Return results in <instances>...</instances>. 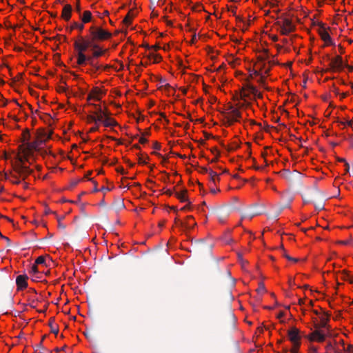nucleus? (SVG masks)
Returning a JSON list of instances; mask_svg holds the SVG:
<instances>
[{
    "label": "nucleus",
    "instance_id": "nucleus-35",
    "mask_svg": "<svg viewBox=\"0 0 353 353\" xmlns=\"http://www.w3.org/2000/svg\"><path fill=\"white\" fill-rule=\"evenodd\" d=\"M149 58H153L154 63H158V62L161 61V60L162 59V57L161 55L157 54H153V53H151L149 54Z\"/></svg>",
    "mask_w": 353,
    "mask_h": 353
},
{
    "label": "nucleus",
    "instance_id": "nucleus-51",
    "mask_svg": "<svg viewBox=\"0 0 353 353\" xmlns=\"http://www.w3.org/2000/svg\"><path fill=\"white\" fill-rule=\"evenodd\" d=\"M258 82L260 83L261 85H262L265 89H268V88L265 87V81L264 77L261 76L260 79L258 80Z\"/></svg>",
    "mask_w": 353,
    "mask_h": 353
},
{
    "label": "nucleus",
    "instance_id": "nucleus-12",
    "mask_svg": "<svg viewBox=\"0 0 353 353\" xmlns=\"http://www.w3.org/2000/svg\"><path fill=\"white\" fill-rule=\"evenodd\" d=\"M330 66L332 70H341L343 66L342 57L336 56L335 58L331 59Z\"/></svg>",
    "mask_w": 353,
    "mask_h": 353
},
{
    "label": "nucleus",
    "instance_id": "nucleus-57",
    "mask_svg": "<svg viewBox=\"0 0 353 353\" xmlns=\"http://www.w3.org/2000/svg\"><path fill=\"white\" fill-rule=\"evenodd\" d=\"M250 183L252 185H253L254 184V180L251 179H243L242 180V184L243 183Z\"/></svg>",
    "mask_w": 353,
    "mask_h": 353
},
{
    "label": "nucleus",
    "instance_id": "nucleus-58",
    "mask_svg": "<svg viewBox=\"0 0 353 353\" xmlns=\"http://www.w3.org/2000/svg\"><path fill=\"white\" fill-rule=\"evenodd\" d=\"M153 148L155 150H160V148H161L160 143L157 141H154L153 143Z\"/></svg>",
    "mask_w": 353,
    "mask_h": 353
},
{
    "label": "nucleus",
    "instance_id": "nucleus-60",
    "mask_svg": "<svg viewBox=\"0 0 353 353\" xmlns=\"http://www.w3.org/2000/svg\"><path fill=\"white\" fill-rule=\"evenodd\" d=\"M0 101H1L3 103L1 105L5 106L6 105L8 101L3 98V97L0 94Z\"/></svg>",
    "mask_w": 353,
    "mask_h": 353
},
{
    "label": "nucleus",
    "instance_id": "nucleus-17",
    "mask_svg": "<svg viewBox=\"0 0 353 353\" xmlns=\"http://www.w3.org/2000/svg\"><path fill=\"white\" fill-rule=\"evenodd\" d=\"M10 179V182L14 184L21 185L23 188L26 189L28 188V183L24 181L26 178H7Z\"/></svg>",
    "mask_w": 353,
    "mask_h": 353
},
{
    "label": "nucleus",
    "instance_id": "nucleus-46",
    "mask_svg": "<svg viewBox=\"0 0 353 353\" xmlns=\"http://www.w3.org/2000/svg\"><path fill=\"white\" fill-rule=\"evenodd\" d=\"M114 188L113 185H109L107 187L104 185L101 186L100 188V191H110Z\"/></svg>",
    "mask_w": 353,
    "mask_h": 353
},
{
    "label": "nucleus",
    "instance_id": "nucleus-48",
    "mask_svg": "<svg viewBox=\"0 0 353 353\" xmlns=\"http://www.w3.org/2000/svg\"><path fill=\"white\" fill-rule=\"evenodd\" d=\"M340 184H341L340 183H338L336 181L334 182V185L337 188V190H336V194H333V195L330 196L331 197H334L339 194L340 190L339 188Z\"/></svg>",
    "mask_w": 353,
    "mask_h": 353
},
{
    "label": "nucleus",
    "instance_id": "nucleus-41",
    "mask_svg": "<svg viewBox=\"0 0 353 353\" xmlns=\"http://www.w3.org/2000/svg\"><path fill=\"white\" fill-rule=\"evenodd\" d=\"M105 50H102L101 49L99 50L94 51L93 57L96 58L99 57L103 54Z\"/></svg>",
    "mask_w": 353,
    "mask_h": 353
},
{
    "label": "nucleus",
    "instance_id": "nucleus-9",
    "mask_svg": "<svg viewBox=\"0 0 353 353\" xmlns=\"http://www.w3.org/2000/svg\"><path fill=\"white\" fill-rule=\"evenodd\" d=\"M319 33L321 36L322 40H323L327 45H332V40L330 35V34L327 32L325 28L324 27V24L322 23H319Z\"/></svg>",
    "mask_w": 353,
    "mask_h": 353
},
{
    "label": "nucleus",
    "instance_id": "nucleus-20",
    "mask_svg": "<svg viewBox=\"0 0 353 353\" xmlns=\"http://www.w3.org/2000/svg\"><path fill=\"white\" fill-rule=\"evenodd\" d=\"M26 145H27V150H28L29 152H30L32 150H38V151L40 150V148L38 146V143L35 141H32V142H29V141L27 142Z\"/></svg>",
    "mask_w": 353,
    "mask_h": 353
},
{
    "label": "nucleus",
    "instance_id": "nucleus-1",
    "mask_svg": "<svg viewBox=\"0 0 353 353\" xmlns=\"http://www.w3.org/2000/svg\"><path fill=\"white\" fill-rule=\"evenodd\" d=\"M3 157L6 160H10V163L13 167V168L16 170V172L19 174H24L25 176H28L30 174H34V170L32 168H30L24 163V159H26L25 156H21L19 154H16L12 152V154L4 153Z\"/></svg>",
    "mask_w": 353,
    "mask_h": 353
},
{
    "label": "nucleus",
    "instance_id": "nucleus-7",
    "mask_svg": "<svg viewBox=\"0 0 353 353\" xmlns=\"http://www.w3.org/2000/svg\"><path fill=\"white\" fill-rule=\"evenodd\" d=\"M289 340L292 343L294 347H299L301 345V336L299 335V330L296 327H292L288 330Z\"/></svg>",
    "mask_w": 353,
    "mask_h": 353
},
{
    "label": "nucleus",
    "instance_id": "nucleus-23",
    "mask_svg": "<svg viewBox=\"0 0 353 353\" xmlns=\"http://www.w3.org/2000/svg\"><path fill=\"white\" fill-rule=\"evenodd\" d=\"M54 319L51 318L49 321V326L50 327L51 332H52L55 335H57L59 333V328H58L57 325L54 324Z\"/></svg>",
    "mask_w": 353,
    "mask_h": 353
},
{
    "label": "nucleus",
    "instance_id": "nucleus-21",
    "mask_svg": "<svg viewBox=\"0 0 353 353\" xmlns=\"http://www.w3.org/2000/svg\"><path fill=\"white\" fill-rule=\"evenodd\" d=\"M103 125L105 127H112V126L117 125V123L114 119H112L110 117H106V118L104 119Z\"/></svg>",
    "mask_w": 353,
    "mask_h": 353
},
{
    "label": "nucleus",
    "instance_id": "nucleus-13",
    "mask_svg": "<svg viewBox=\"0 0 353 353\" xmlns=\"http://www.w3.org/2000/svg\"><path fill=\"white\" fill-rule=\"evenodd\" d=\"M198 173L200 174H209L210 176H220L224 172H217L212 170L211 168H208L205 167L199 168L196 169Z\"/></svg>",
    "mask_w": 353,
    "mask_h": 353
},
{
    "label": "nucleus",
    "instance_id": "nucleus-8",
    "mask_svg": "<svg viewBox=\"0 0 353 353\" xmlns=\"http://www.w3.org/2000/svg\"><path fill=\"white\" fill-rule=\"evenodd\" d=\"M221 114L225 116V118L227 119L226 123L228 125H231L234 122H237L239 118L241 117V114L239 110L236 108L232 109L231 113H226L225 112H222Z\"/></svg>",
    "mask_w": 353,
    "mask_h": 353
},
{
    "label": "nucleus",
    "instance_id": "nucleus-45",
    "mask_svg": "<svg viewBox=\"0 0 353 353\" xmlns=\"http://www.w3.org/2000/svg\"><path fill=\"white\" fill-rule=\"evenodd\" d=\"M37 136L41 137L43 138H46V137H48V136L50 137V135L48 132H45L44 130H41V131L38 132Z\"/></svg>",
    "mask_w": 353,
    "mask_h": 353
},
{
    "label": "nucleus",
    "instance_id": "nucleus-50",
    "mask_svg": "<svg viewBox=\"0 0 353 353\" xmlns=\"http://www.w3.org/2000/svg\"><path fill=\"white\" fill-rule=\"evenodd\" d=\"M264 53L265 54V56H259L258 57V61L259 63H263L264 62V61L266 59V57L268 55V51L267 50H265L264 51Z\"/></svg>",
    "mask_w": 353,
    "mask_h": 353
},
{
    "label": "nucleus",
    "instance_id": "nucleus-39",
    "mask_svg": "<svg viewBox=\"0 0 353 353\" xmlns=\"http://www.w3.org/2000/svg\"><path fill=\"white\" fill-rule=\"evenodd\" d=\"M39 273L37 268V265L35 263L31 267V270L30 271V274L32 275H37Z\"/></svg>",
    "mask_w": 353,
    "mask_h": 353
},
{
    "label": "nucleus",
    "instance_id": "nucleus-22",
    "mask_svg": "<svg viewBox=\"0 0 353 353\" xmlns=\"http://www.w3.org/2000/svg\"><path fill=\"white\" fill-rule=\"evenodd\" d=\"M135 15L132 13V10H130L128 13L126 14V16L124 17L123 20V23L128 26L131 24V19L134 17Z\"/></svg>",
    "mask_w": 353,
    "mask_h": 353
},
{
    "label": "nucleus",
    "instance_id": "nucleus-31",
    "mask_svg": "<svg viewBox=\"0 0 353 353\" xmlns=\"http://www.w3.org/2000/svg\"><path fill=\"white\" fill-rule=\"evenodd\" d=\"M101 93V90H99L98 88H94L92 90L90 94L94 97V98L97 100L100 101V98H99L97 96Z\"/></svg>",
    "mask_w": 353,
    "mask_h": 353
},
{
    "label": "nucleus",
    "instance_id": "nucleus-3",
    "mask_svg": "<svg viewBox=\"0 0 353 353\" xmlns=\"http://www.w3.org/2000/svg\"><path fill=\"white\" fill-rule=\"evenodd\" d=\"M280 19L282 20V30H281L282 34L287 35L295 30V26L292 23L291 19L286 17L285 14H283Z\"/></svg>",
    "mask_w": 353,
    "mask_h": 353
},
{
    "label": "nucleus",
    "instance_id": "nucleus-10",
    "mask_svg": "<svg viewBox=\"0 0 353 353\" xmlns=\"http://www.w3.org/2000/svg\"><path fill=\"white\" fill-rule=\"evenodd\" d=\"M320 320H321L320 323L315 324L314 327L325 329L326 331H327V334H330V332H331V329H330V325L327 323L329 321V314H324V315H323L320 317Z\"/></svg>",
    "mask_w": 353,
    "mask_h": 353
},
{
    "label": "nucleus",
    "instance_id": "nucleus-62",
    "mask_svg": "<svg viewBox=\"0 0 353 353\" xmlns=\"http://www.w3.org/2000/svg\"><path fill=\"white\" fill-rule=\"evenodd\" d=\"M148 141V140L145 138H144L143 137H141L140 139H139V143L141 144H145Z\"/></svg>",
    "mask_w": 353,
    "mask_h": 353
},
{
    "label": "nucleus",
    "instance_id": "nucleus-44",
    "mask_svg": "<svg viewBox=\"0 0 353 353\" xmlns=\"http://www.w3.org/2000/svg\"><path fill=\"white\" fill-rule=\"evenodd\" d=\"M188 182L191 184H194V183H197L199 186L201 185V184L199 182V181L197 180V178H195V177H193V178H189L188 179Z\"/></svg>",
    "mask_w": 353,
    "mask_h": 353
},
{
    "label": "nucleus",
    "instance_id": "nucleus-38",
    "mask_svg": "<svg viewBox=\"0 0 353 353\" xmlns=\"http://www.w3.org/2000/svg\"><path fill=\"white\" fill-rule=\"evenodd\" d=\"M28 300L30 301L29 305L32 307V308L36 307V303L37 302V299H36L34 297L30 296L28 298Z\"/></svg>",
    "mask_w": 353,
    "mask_h": 353
},
{
    "label": "nucleus",
    "instance_id": "nucleus-19",
    "mask_svg": "<svg viewBox=\"0 0 353 353\" xmlns=\"http://www.w3.org/2000/svg\"><path fill=\"white\" fill-rule=\"evenodd\" d=\"M83 23H86L92 21V17L90 11H84L82 15L80 16Z\"/></svg>",
    "mask_w": 353,
    "mask_h": 353
},
{
    "label": "nucleus",
    "instance_id": "nucleus-53",
    "mask_svg": "<svg viewBox=\"0 0 353 353\" xmlns=\"http://www.w3.org/2000/svg\"><path fill=\"white\" fill-rule=\"evenodd\" d=\"M90 105H93L97 109V112H96V114L101 113L102 110H101V106L99 105H97V104H94V103H91Z\"/></svg>",
    "mask_w": 353,
    "mask_h": 353
},
{
    "label": "nucleus",
    "instance_id": "nucleus-26",
    "mask_svg": "<svg viewBox=\"0 0 353 353\" xmlns=\"http://www.w3.org/2000/svg\"><path fill=\"white\" fill-rule=\"evenodd\" d=\"M301 174L296 171L294 170L292 173H291L288 170H284L282 176H299Z\"/></svg>",
    "mask_w": 353,
    "mask_h": 353
},
{
    "label": "nucleus",
    "instance_id": "nucleus-33",
    "mask_svg": "<svg viewBox=\"0 0 353 353\" xmlns=\"http://www.w3.org/2000/svg\"><path fill=\"white\" fill-rule=\"evenodd\" d=\"M84 28L83 23H79L77 22H73L71 27L70 30L77 28L79 29L80 31H82Z\"/></svg>",
    "mask_w": 353,
    "mask_h": 353
},
{
    "label": "nucleus",
    "instance_id": "nucleus-15",
    "mask_svg": "<svg viewBox=\"0 0 353 353\" xmlns=\"http://www.w3.org/2000/svg\"><path fill=\"white\" fill-rule=\"evenodd\" d=\"M216 216L219 221L223 223L226 218L229 216V212L226 209H219L216 211Z\"/></svg>",
    "mask_w": 353,
    "mask_h": 353
},
{
    "label": "nucleus",
    "instance_id": "nucleus-49",
    "mask_svg": "<svg viewBox=\"0 0 353 353\" xmlns=\"http://www.w3.org/2000/svg\"><path fill=\"white\" fill-rule=\"evenodd\" d=\"M257 292L259 293H263L265 292V288L263 283H260L259 288H257Z\"/></svg>",
    "mask_w": 353,
    "mask_h": 353
},
{
    "label": "nucleus",
    "instance_id": "nucleus-52",
    "mask_svg": "<svg viewBox=\"0 0 353 353\" xmlns=\"http://www.w3.org/2000/svg\"><path fill=\"white\" fill-rule=\"evenodd\" d=\"M87 120L88 122H94L96 123V116L95 115H88Z\"/></svg>",
    "mask_w": 353,
    "mask_h": 353
},
{
    "label": "nucleus",
    "instance_id": "nucleus-24",
    "mask_svg": "<svg viewBox=\"0 0 353 353\" xmlns=\"http://www.w3.org/2000/svg\"><path fill=\"white\" fill-rule=\"evenodd\" d=\"M341 279L345 281H349L350 283H353V276H350L349 272L343 270L341 272Z\"/></svg>",
    "mask_w": 353,
    "mask_h": 353
},
{
    "label": "nucleus",
    "instance_id": "nucleus-37",
    "mask_svg": "<svg viewBox=\"0 0 353 353\" xmlns=\"http://www.w3.org/2000/svg\"><path fill=\"white\" fill-rule=\"evenodd\" d=\"M246 88L250 92V93H252L254 95H256L257 89L256 88V87H254V85H252L251 84H248L246 85Z\"/></svg>",
    "mask_w": 353,
    "mask_h": 353
},
{
    "label": "nucleus",
    "instance_id": "nucleus-14",
    "mask_svg": "<svg viewBox=\"0 0 353 353\" xmlns=\"http://www.w3.org/2000/svg\"><path fill=\"white\" fill-rule=\"evenodd\" d=\"M71 13L72 6L70 4H66L63 8L61 17L65 21H68L71 17Z\"/></svg>",
    "mask_w": 353,
    "mask_h": 353
},
{
    "label": "nucleus",
    "instance_id": "nucleus-6",
    "mask_svg": "<svg viewBox=\"0 0 353 353\" xmlns=\"http://www.w3.org/2000/svg\"><path fill=\"white\" fill-rule=\"evenodd\" d=\"M182 182L181 180L177 183L176 185L174 186V196L181 201V202H187L188 201V198L187 196L188 190L184 188H180L179 185Z\"/></svg>",
    "mask_w": 353,
    "mask_h": 353
},
{
    "label": "nucleus",
    "instance_id": "nucleus-28",
    "mask_svg": "<svg viewBox=\"0 0 353 353\" xmlns=\"http://www.w3.org/2000/svg\"><path fill=\"white\" fill-rule=\"evenodd\" d=\"M79 180H77V179H74V180H72L69 184L66 186H65L63 190H72L73 188H74L79 183Z\"/></svg>",
    "mask_w": 353,
    "mask_h": 353
},
{
    "label": "nucleus",
    "instance_id": "nucleus-47",
    "mask_svg": "<svg viewBox=\"0 0 353 353\" xmlns=\"http://www.w3.org/2000/svg\"><path fill=\"white\" fill-rule=\"evenodd\" d=\"M0 236H1V239H4L5 241H6L7 247H10V245H11L10 239L7 236H3L1 232H0Z\"/></svg>",
    "mask_w": 353,
    "mask_h": 353
},
{
    "label": "nucleus",
    "instance_id": "nucleus-2",
    "mask_svg": "<svg viewBox=\"0 0 353 353\" xmlns=\"http://www.w3.org/2000/svg\"><path fill=\"white\" fill-rule=\"evenodd\" d=\"M90 33L91 39L94 41L105 40L111 37L112 34L107 30L102 29L100 27L91 26L90 28Z\"/></svg>",
    "mask_w": 353,
    "mask_h": 353
},
{
    "label": "nucleus",
    "instance_id": "nucleus-25",
    "mask_svg": "<svg viewBox=\"0 0 353 353\" xmlns=\"http://www.w3.org/2000/svg\"><path fill=\"white\" fill-rule=\"evenodd\" d=\"M74 47L75 50L78 51V53H84L86 50L84 46L78 41H75L74 43Z\"/></svg>",
    "mask_w": 353,
    "mask_h": 353
},
{
    "label": "nucleus",
    "instance_id": "nucleus-56",
    "mask_svg": "<svg viewBox=\"0 0 353 353\" xmlns=\"http://www.w3.org/2000/svg\"><path fill=\"white\" fill-rule=\"evenodd\" d=\"M315 208H316V210H321L323 209L324 204L323 203H316L315 204Z\"/></svg>",
    "mask_w": 353,
    "mask_h": 353
},
{
    "label": "nucleus",
    "instance_id": "nucleus-11",
    "mask_svg": "<svg viewBox=\"0 0 353 353\" xmlns=\"http://www.w3.org/2000/svg\"><path fill=\"white\" fill-rule=\"evenodd\" d=\"M28 276L26 274L19 275L16 279V284L17 286V290H23L28 287L27 280Z\"/></svg>",
    "mask_w": 353,
    "mask_h": 353
},
{
    "label": "nucleus",
    "instance_id": "nucleus-36",
    "mask_svg": "<svg viewBox=\"0 0 353 353\" xmlns=\"http://www.w3.org/2000/svg\"><path fill=\"white\" fill-rule=\"evenodd\" d=\"M30 138V132L27 130L23 132V141L24 143L28 142Z\"/></svg>",
    "mask_w": 353,
    "mask_h": 353
},
{
    "label": "nucleus",
    "instance_id": "nucleus-59",
    "mask_svg": "<svg viewBox=\"0 0 353 353\" xmlns=\"http://www.w3.org/2000/svg\"><path fill=\"white\" fill-rule=\"evenodd\" d=\"M237 148H239V145H238V143H233V145H232V146H231V147H229L228 150L229 151L234 150H236Z\"/></svg>",
    "mask_w": 353,
    "mask_h": 353
},
{
    "label": "nucleus",
    "instance_id": "nucleus-29",
    "mask_svg": "<svg viewBox=\"0 0 353 353\" xmlns=\"http://www.w3.org/2000/svg\"><path fill=\"white\" fill-rule=\"evenodd\" d=\"M280 249H281V250H282V252H283V254H283V256L285 259H287L288 261H293V262H297V261H299V259H297V258H293V257H291L290 255H288V254L286 253V252H285V250L284 248L283 247V245H281Z\"/></svg>",
    "mask_w": 353,
    "mask_h": 353
},
{
    "label": "nucleus",
    "instance_id": "nucleus-61",
    "mask_svg": "<svg viewBox=\"0 0 353 353\" xmlns=\"http://www.w3.org/2000/svg\"><path fill=\"white\" fill-rule=\"evenodd\" d=\"M90 64L95 68L96 70H99L100 68V66L97 65V64L94 63L92 59L91 58V60L89 61Z\"/></svg>",
    "mask_w": 353,
    "mask_h": 353
},
{
    "label": "nucleus",
    "instance_id": "nucleus-63",
    "mask_svg": "<svg viewBox=\"0 0 353 353\" xmlns=\"http://www.w3.org/2000/svg\"><path fill=\"white\" fill-rule=\"evenodd\" d=\"M57 91L59 92H64L66 91V88L65 86H59L57 88Z\"/></svg>",
    "mask_w": 353,
    "mask_h": 353
},
{
    "label": "nucleus",
    "instance_id": "nucleus-40",
    "mask_svg": "<svg viewBox=\"0 0 353 353\" xmlns=\"http://www.w3.org/2000/svg\"><path fill=\"white\" fill-rule=\"evenodd\" d=\"M292 199H290L289 203L288 204L281 206L279 208V212H277L276 216H278L279 214L281 213V212L282 210H283L285 208H289L290 207V203L292 202Z\"/></svg>",
    "mask_w": 353,
    "mask_h": 353
},
{
    "label": "nucleus",
    "instance_id": "nucleus-16",
    "mask_svg": "<svg viewBox=\"0 0 353 353\" xmlns=\"http://www.w3.org/2000/svg\"><path fill=\"white\" fill-rule=\"evenodd\" d=\"M83 46L87 50L89 47H92L94 49L99 48V46L97 44H95L93 41L90 39H85L83 37H81V42H80Z\"/></svg>",
    "mask_w": 353,
    "mask_h": 353
},
{
    "label": "nucleus",
    "instance_id": "nucleus-64",
    "mask_svg": "<svg viewBox=\"0 0 353 353\" xmlns=\"http://www.w3.org/2000/svg\"><path fill=\"white\" fill-rule=\"evenodd\" d=\"M101 114L104 117V119L106 118V117H109L110 114L108 110L102 111Z\"/></svg>",
    "mask_w": 353,
    "mask_h": 353
},
{
    "label": "nucleus",
    "instance_id": "nucleus-27",
    "mask_svg": "<svg viewBox=\"0 0 353 353\" xmlns=\"http://www.w3.org/2000/svg\"><path fill=\"white\" fill-rule=\"evenodd\" d=\"M34 351L36 353L48 352V351L43 346L42 341L35 346Z\"/></svg>",
    "mask_w": 353,
    "mask_h": 353
},
{
    "label": "nucleus",
    "instance_id": "nucleus-43",
    "mask_svg": "<svg viewBox=\"0 0 353 353\" xmlns=\"http://www.w3.org/2000/svg\"><path fill=\"white\" fill-rule=\"evenodd\" d=\"M104 121V117L102 115V114L99 113L96 114V123L98 122H103Z\"/></svg>",
    "mask_w": 353,
    "mask_h": 353
},
{
    "label": "nucleus",
    "instance_id": "nucleus-34",
    "mask_svg": "<svg viewBox=\"0 0 353 353\" xmlns=\"http://www.w3.org/2000/svg\"><path fill=\"white\" fill-rule=\"evenodd\" d=\"M34 263L36 265H46V259L44 256H39L36 260H35V262Z\"/></svg>",
    "mask_w": 353,
    "mask_h": 353
},
{
    "label": "nucleus",
    "instance_id": "nucleus-4",
    "mask_svg": "<svg viewBox=\"0 0 353 353\" xmlns=\"http://www.w3.org/2000/svg\"><path fill=\"white\" fill-rule=\"evenodd\" d=\"M323 194L316 187L312 189L307 188L305 192L302 194L304 203L314 202L316 196Z\"/></svg>",
    "mask_w": 353,
    "mask_h": 353
},
{
    "label": "nucleus",
    "instance_id": "nucleus-5",
    "mask_svg": "<svg viewBox=\"0 0 353 353\" xmlns=\"http://www.w3.org/2000/svg\"><path fill=\"white\" fill-rule=\"evenodd\" d=\"M326 336H332V333L330 332V334H327V331L325 332L323 330H321V328H316V330L308 336V339L310 341L323 342Z\"/></svg>",
    "mask_w": 353,
    "mask_h": 353
},
{
    "label": "nucleus",
    "instance_id": "nucleus-42",
    "mask_svg": "<svg viewBox=\"0 0 353 353\" xmlns=\"http://www.w3.org/2000/svg\"><path fill=\"white\" fill-rule=\"evenodd\" d=\"M63 219V217H57L58 221V227L59 228L64 230L65 229V225L61 222V221Z\"/></svg>",
    "mask_w": 353,
    "mask_h": 353
},
{
    "label": "nucleus",
    "instance_id": "nucleus-32",
    "mask_svg": "<svg viewBox=\"0 0 353 353\" xmlns=\"http://www.w3.org/2000/svg\"><path fill=\"white\" fill-rule=\"evenodd\" d=\"M50 139V136L46 137V138H43L41 137H37V139L35 141L38 143V146L40 148V146L44 143L47 140Z\"/></svg>",
    "mask_w": 353,
    "mask_h": 353
},
{
    "label": "nucleus",
    "instance_id": "nucleus-54",
    "mask_svg": "<svg viewBox=\"0 0 353 353\" xmlns=\"http://www.w3.org/2000/svg\"><path fill=\"white\" fill-rule=\"evenodd\" d=\"M117 172L121 174H126L127 172H125V170H124L123 168L122 167H118L117 168Z\"/></svg>",
    "mask_w": 353,
    "mask_h": 353
},
{
    "label": "nucleus",
    "instance_id": "nucleus-55",
    "mask_svg": "<svg viewBox=\"0 0 353 353\" xmlns=\"http://www.w3.org/2000/svg\"><path fill=\"white\" fill-rule=\"evenodd\" d=\"M345 352L346 353H353V345H349L347 348L345 350Z\"/></svg>",
    "mask_w": 353,
    "mask_h": 353
},
{
    "label": "nucleus",
    "instance_id": "nucleus-18",
    "mask_svg": "<svg viewBox=\"0 0 353 353\" xmlns=\"http://www.w3.org/2000/svg\"><path fill=\"white\" fill-rule=\"evenodd\" d=\"M91 60V57H86L84 53H78L77 54V64L79 65H84L86 61H90Z\"/></svg>",
    "mask_w": 353,
    "mask_h": 353
},
{
    "label": "nucleus",
    "instance_id": "nucleus-30",
    "mask_svg": "<svg viewBox=\"0 0 353 353\" xmlns=\"http://www.w3.org/2000/svg\"><path fill=\"white\" fill-rule=\"evenodd\" d=\"M259 214H260V213L256 212H245L242 215V219H252L254 216H257Z\"/></svg>",
    "mask_w": 353,
    "mask_h": 353
}]
</instances>
